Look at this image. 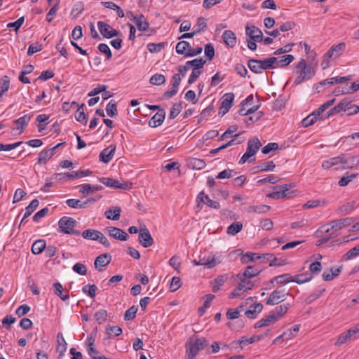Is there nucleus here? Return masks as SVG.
Segmentation results:
<instances>
[{
    "label": "nucleus",
    "instance_id": "39448f33",
    "mask_svg": "<svg viewBox=\"0 0 359 359\" xmlns=\"http://www.w3.org/2000/svg\"><path fill=\"white\" fill-rule=\"evenodd\" d=\"M294 186L292 184H285L283 185H278L273 187L274 191L267 194V197L273 199H280L283 198H291L293 191L290 189Z\"/></svg>",
    "mask_w": 359,
    "mask_h": 359
},
{
    "label": "nucleus",
    "instance_id": "0eeeda50",
    "mask_svg": "<svg viewBox=\"0 0 359 359\" xmlns=\"http://www.w3.org/2000/svg\"><path fill=\"white\" fill-rule=\"evenodd\" d=\"M339 158L341 168L343 170L352 169L359 164V158L350 154H341L339 156Z\"/></svg>",
    "mask_w": 359,
    "mask_h": 359
},
{
    "label": "nucleus",
    "instance_id": "6ab92c4d",
    "mask_svg": "<svg viewBox=\"0 0 359 359\" xmlns=\"http://www.w3.org/2000/svg\"><path fill=\"white\" fill-rule=\"evenodd\" d=\"M130 20L136 25L137 29L140 31H147L149 27V23L143 14L133 16Z\"/></svg>",
    "mask_w": 359,
    "mask_h": 359
},
{
    "label": "nucleus",
    "instance_id": "423d86ee",
    "mask_svg": "<svg viewBox=\"0 0 359 359\" xmlns=\"http://www.w3.org/2000/svg\"><path fill=\"white\" fill-rule=\"evenodd\" d=\"M262 144L257 137L249 139L248 141V147L246 152L239 160V164H244L250 157L256 154Z\"/></svg>",
    "mask_w": 359,
    "mask_h": 359
},
{
    "label": "nucleus",
    "instance_id": "bf43d9fd",
    "mask_svg": "<svg viewBox=\"0 0 359 359\" xmlns=\"http://www.w3.org/2000/svg\"><path fill=\"white\" fill-rule=\"evenodd\" d=\"M339 165V156L336 157H332L329 158L328 160L324 161L322 163V167L324 169H330L332 166Z\"/></svg>",
    "mask_w": 359,
    "mask_h": 359
},
{
    "label": "nucleus",
    "instance_id": "e2e57ef3",
    "mask_svg": "<svg viewBox=\"0 0 359 359\" xmlns=\"http://www.w3.org/2000/svg\"><path fill=\"white\" fill-rule=\"evenodd\" d=\"M60 0H57V1L54 4L53 7L50 9L48 13L46 15V20L48 22H51L53 20L54 15H56L57 11L59 9Z\"/></svg>",
    "mask_w": 359,
    "mask_h": 359
},
{
    "label": "nucleus",
    "instance_id": "37998d69",
    "mask_svg": "<svg viewBox=\"0 0 359 359\" xmlns=\"http://www.w3.org/2000/svg\"><path fill=\"white\" fill-rule=\"evenodd\" d=\"M222 260L214 255H209L207 258L205 257V266L208 269H212L216 265L221 263Z\"/></svg>",
    "mask_w": 359,
    "mask_h": 359
},
{
    "label": "nucleus",
    "instance_id": "f8f14e48",
    "mask_svg": "<svg viewBox=\"0 0 359 359\" xmlns=\"http://www.w3.org/2000/svg\"><path fill=\"white\" fill-rule=\"evenodd\" d=\"M354 222V219L351 217L343 218L330 221L327 226H330V230L333 232L339 231L344 227L351 225Z\"/></svg>",
    "mask_w": 359,
    "mask_h": 359
},
{
    "label": "nucleus",
    "instance_id": "9d476101",
    "mask_svg": "<svg viewBox=\"0 0 359 359\" xmlns=\"http://www.w3.org/2000/svg\"><path fill=\"white\" fill-rule=\"evenodd\" d=\"M234 97L235 96L233 93H227L223 95L219 114L223 116L229 111L232 107Z\"/></svg>",
    "mask_w": 359,
    "mask_h": 359
},
{
    "label": "nucleus",
    "instance_id": "7c9ffc66",
    "mask_svg": "<svg viewBox=\"0 0 359 359\" xmlns=\"http://www.w3.org/2000/svg\"><path fill=\"white\" fill-rule=\"evenodd\" d=\"M188 164L190 168L194 170H201L206 165L205 162L203 159L197 158H190Z\"/></svg>",
    "mask_w": 359,
    "mask_h": 359
},
{
    "label": "nucleus",
    "instance_id": "dca6fc26",
    "mask_svg": "<svg viewBox=\"0 0 359 359\" xmlns=\"http://www.w3.org/2000/svg\"><path fill=\"white\" fill-rule=\"evenodd\" d=\"M339 107L341 111H348L351 109H354V111H351L347 113V116H352L359 112V106L352 104V102L348 98L343 99L339 103Z\"/></svg>",
    "mask_w": 359,
    "mask_h": 359
},
{
    "label": "nucleus",
    "instance_id": "4be33fe9",
    "mask_svg": "<svg viewBox=\"0 0 359 359\" xmlns=\"http://www.w3.org/2000/svg\"><path fill=\"white\" fill-rule=\"evenodd\" d=\"M277 321L274 314L271 312L267 316L262 318L255 324V328H262L274 324Z\"/></svg>",
    "mask_w": 359,
    "mask_h": 359
},
{
    "label": "nucleus",
    "instance_id": "338daca9",
    "mask_svg": "<svg viewBox=\"0 0 359 359\" xmlns=\"http://www.w3.org/2000/svg\"><path fill=\"white\" fill-rule=\"evenodd\" d=\"M97 289L95 285H86L82 287V291L85 294H88L91 298H94L96 295Z\"/></svg>",
    "mask_w": 359,
    "mask_h": 359
},
{
    "label": "nucleus",
    "instance_id": "6e6552de",
    "mask_svg": "<svg viewBox=\"0 0 359 359\" xmlns=\"http://www.w3.org/2000/svg\"><path fill=\"white\" fill-rule=\"evenodd\" d=\"M99 181L108 187L114 189H120L122 190H128L132 187V183L129 182H123L121 183L118 180L109 177H101Z\"/></svg>",
    "mask_w": 359,
    "mask_h": 359
},
{
    "label": "nucleus",
    "instance_id": "5fc2aeb1",
    "mask_svg": "<svg viewBox=\"0 0 359 359\" xmlns=\"http://www.w3.org/2000/svg\"><path fill=\"white\" fill-rule=\"evenodd\" d=\"M358 174L356 173H351L348 174L346 173L345 175H344L339 181L338 182V184L340 187H345L350 182H351L353 179H355L357 177Z\"/></svg>",
    "mask_w": 359,
    "mask_h": 359
},
{
    "label": "nucleus",
    "instance_id": "c9c22d12",
    "mask_svg": "<svg viewBox=\"0 0 359 359\" xmlns=\"http://www.w3.org/2000/svg\"><path fill=\"white\" fill-rule=\"evenodd\" d=\"M46 241L42 239L36 241L32 245V252L34 255H39L46 248Z\"/></svg>",
    "mask_w": 359,
    "mask_h": 359
},
{
    "label": "nucleus",
    "instance_id": "3c124183",
    "mask_svg": "<svg viewBox=\"0 0 359 359\" xmlns=\"http://www.w3.org/2000/svg\"><path fill=\"white\" fill-rule=\"evenodd\" d=\"M352 336L353 335L349 330L341 333L339 336L337 341L335 342V346H339L345 344L346 341H348V340H350L351 339Z\"/></svg>",
    "mask_w": 359,
    "mask_h": 359
},
{
    "label": "nucleus",
    "instance_id": "4c0bfd02",
    "mask_svg": "<svg viewBox=\"0 0 359 359\" xmlns=\"http://www.w3.org/2000/svg\"><path fill=\"white\" fill-rule=\"evenodd\" d=\"M289 306V304L280 305L276 307L275 309L271 311V313L272 314H274L275 317L276 318V320H278L287 313Z\"/></svg>",
    "mask_w": 359,
    "mask_h": 359
},
{
    "label": "nucleus",
    "instance_id": "f03ea898",
    "mask_svg": "<svg viewBox=\"0 0 359 359\" xmlns=\"http://www.w3.org/2000/svg\"><path fill=\"white\" fill-rule=\"evenodd\" d=\"M190 69L189 66H187V62L185 63L184 65H180L177 67V70L179 72L178 74H175L172 76L171 84L172 88L170 90L165 91L163 95V99H170L174 95H175L178 91V88L181 82V76H184L187 71Z\"/></svg>",
    "mask_w": 359,
    "mask_h": 359
},
{
    "label": "nucleus",
    "instance_id": "f257e3e1",
    "mask_svg": "<svg viewBox=\"0 0 359 359\" xmlns=\"http://www.w3.org/2000/svg\"><path fill=\"white\" fill-rule=\"evenodd\" d=\"M317 62L313 66L307 64L304 59H300L295 66L296 77L294 84L298 86L305 81L311 79L316 72Z\"/></svg>",
    "mask_w": 359,
    "mask_h": 359
},
{
    "label": "nucleus",
    "instance_id": "5701e85b",
    "mask_svg": "<svg viewBox=\"0 0 359 359\" xmlns=\"http://www.w3.org/2000/svg\"><path fill=\"white\" fill-rule=\"evenodd\" d=\"M237 277L240 279L241 282L238 285V289H241L243 291L251 290L254 286L255 283L250 280V278L243 276L241 273H238Z\"/></svg>",
    "mask_w": 359,
    "mask_h": 359
},
{
    "label": "nucleus",
    "instance_id": "ddd939ff",
    "mask_svg": "<svg viewBox=\"0 0 359 359\" xmlns=\"http://www.w3.org/2000/svg\"><path fill=\"white\" fill-rule=\"evenodd\" d=\"M138 240L140 243L144 248H149L154 243L153 238L151 237L149 231L146 227L140 229Z\"/></svg>",
    "mask_w": 359,
    "mask_h": 359
},
{
    "label": "nucleus",
    "instance_id": "09e8293b",
    "mask_svg": "<svg viewBox=\"0 0 359 359\" xmlns=\"http://www.w3.org/2000/svg\"><path fill=\"white\" fill-rule=\"evenodd\" d=\"M107 114L110 117H114L117 116V106L116 102L114 100H111L107 105L106 107Z\"/></svg>",
    "mask_w": 359,
    "mask_h": 359
},
{
    "label": "nucleus",
    "instance_id": "a211bd4d",
    "mask_svg": "<svg viewBox=\"0 0 359 359\" xmlns=\"http://www.w3.org/2000/svg\"><path fill=\"white\" fill-rule=\"evenodd\" d=\"M196 201L198 203H203L208 207L214 209H219L220 208L219 203L216 201L210 199L208 195L205 194L204 191H201L198 194Z\"/></svg>",
    "mask_w": 359,
    "mask_h": 359
},
{
    "label": "nucleus",
    "instance_id": "c03bdc74",
    "mask_svg": "<svg viewBox=\"0 0 359 359\" xmlns=\"http://www.w3.org/2000/svg\"><path fill=\"white\" fill-rule=\"evenodd\" d=\"M312 276L307 273H301L294 276L292 278V282L297 283L298 284H302L306 283L312 279Z\"/></svg>",
    "mask_w": 359,
    "mask_h": 359
},
{
    "label": "nucleus",
    "instance_id": "de8ad7c7",
    "mask_svg": "<svg viewBox=\"0 0 359 359\" xmlns=\"http://www.w3.org/2000/svg\"><path fill=\"white\" fill-rule=\"evenodd\" d=\"M243 229V224L241 222H233L228 226L226 232L229 235L234 236L240 232Z\"/></svg>",
    "mask_w": 359,
    "mask_h": 359
},
{
    "label": "nucleus",
    "instance_id": "2f4dec72",
    "mask_svg": "<svg viewBox=\"0 0 359 359\" xmlns=\"http://www.w3.org/2000/svg\"><path fill=\"white\" fill-rule=\"evenodd\" d=\"M345 48V43H340L334 46H332L328 51H327V56L328 57H332L334 55V57H339L342 53Z\"/></svg>",
    "mask_w": 359,
    "mask_h": 359
},
{
    "label": "nucleus",
    "instance_id": "052dcab7",
    "mask_svg": "<svg viewBox=\"0 0 359 359\" xmlns=\"http://www.w3.org/2000/svg\"><path fill=\"white\" fill-rule=\"evenodd\" d=\"M273 280H276L278 284L285 285L292 282V276L290 273H284L274 277Z\"/></svg>",
    "mask_w": 359,
    "mask_h": 359
},
{
    "label": "nucleus",
    "instance_id": "c85d7f7f",
    "mask_svg": "<svg viewBox=\"0 0 359 359\" xmlns=\"http://www.w3.org/2000/svg\"><path fill=\"white\" fill-rule=\"evenodd\" d=\"M341 267L337 269H331L330 271H325L322 275V278L325 281H330L338 276L341 272Z\"/></svg>",
    "mask_w": 359,
    "mask_h": 359
},
{
    "label": "nucleus",
    "instance_id": "393cba45",
    "mask_svg": "<svg viewBox=\"0 0 359 359\" xmlns=\"http://www.w3.org/2000/svg\"><path fill=\"white\" fill-rule=\"evenodd\" d=\"M121 213V208L117 206H111L105 211L104 215L108 219L118 220Z\"/></svg>",
    "mask_w": 359,
    "mask_h": 359
},
{
    "label": "nucleus",
    "instance_id": "9b49d317",
    "mask_svg": "<svg viewBox=\"0 0 359 359\" xmlns=\"http://www.w3.org/2000/svg\"><path fill=\"white\" fill-rule=\"evenodd\" d=\"M97 27L100 34L105 38L111 39L119 34V32L113 29L109 25L102 21L97 22Z\"/></svg>",
    "mask_w": 359,
    "mask_h": 359
},
{
    "label": "nucleus",
    "instance_id": "a878e982",
    "mask_svg": "<svg viewBox=\"0 0 359 359\" xmlns=\"http://www.w3.org/2000/svg\"><path fill=\"white\" fill-rule=\"evenodd\" d=\"M54 293L59 297L62 300L65 301L69 298V291H64L63 287L60 283H55L53 284Z\"/></svg>",
    "mask_w": 359,
    "mask_h": 359
},
{
    "label": "nucleus",
    "instance_id": "8fccbe9b",
    "mask_svg": "<svg viewBox=\"0 0 359 359\" xmlns=\"http://www.w3.org/2000/svg\"><path fill=\"white\" fill-rule=\"evenodd\" d=\"M52 158V154L50 151L44 149L39 154L38 163L43 165L46 164L47 161Z\"/></svg>",
    "mask_w": 359,
    "mask_h": 359
},
{
    "label": "nucleus",
    "instance_id": "f704fd0d",
    "mask_svg": "<svg viewBox=\"0 0 359 359\" xmlns=\"http://www.w3.org/2000/svg\"><path fill=\"white\" fill-rule=\"evenodd\" d=\"M262 257H263L264 259L270 262V264H269L270 266H280L285 265L287 264L286 259L283 260L282 263H276L277 258L274 256L273 254H271V253L263 254L262 255Z\"/></svg>",
    "mask_w": 359,
    "mask_h": 359
},
{
    "label": "nucleus",
    "instance_id": "412c9836",
    "mask_svg": "<svg viewBox=\"0 0 359 359\" xmlns=\"http://www.w3.org/2000/svg\"><path fill=\"white\" fill-rule=\"evenodd\" d=\"M111 260V256L107 253L102 254L97 257L95 260V267L100 271H102L101 267L108 265Z\"/></svg>",
    "mask_w": 359,
    "mask_h": 359
},
{
    "label": "nucleus",
    "instance_id": "603ef678",
    "mask_svg": "<svg viewBox=\"0 0 359 359\" xmlns=\"http://www.w3.org/2000/svg\"><path fill=\"white\" fill-rule=\"evenodd\" d=\"M294 57L292 55H284L278 57V65L279 67H285L289 65Z\"/></svg>",
    "mask_w": 359,
    "mask_h": 359
},
{
    "label": "nucleus",
    "instance_id": "f3484780",
    "mask_svg": "<svg viewBox=\"0 0 359 359\" xmlns=\"http://www.w3.org/2000/svg\"><path fill=\"white\" fill-rule=\"evenodd\" d=\"M116 148V145L111 144L107 148L103 149L99 155L100 161L104 163H108L113 158Z\"/></svg>",
    "mask_w": 359,
    "mask_h": 359
},
{
    "label": "nucleus",
    "instance_id": "6e6d98bb",
    "mask_svg": "<svg viewBox=\"0 0 359 359\" xmlns=\"http://www.w3.org/2000/svg\"><path fill=\"white\" fill-rule=\"evenodd\" d=\"M30 119H31V115L26 114L18 119L14 120L13 123L15 124L20 125V127L17 128L18 130L20 128H21L22 130L25 126H27Z\"/></svg>",
    "mask_w": 359,
    "mask_h": 359
},
{
    "label": "nucleus",
    "instance_id": "864d4df0",
    "mask_svg": "<svg viewBox=\"0 0 359 359\" xmlns=\"http://www.w3.org/2000/svg\"><path fill=\"white\" fill-rule=\"evenodd\" d=\"M275 167L276 165L272 161H271L262 163L255 168L257 169V171H271L275 168Z\"/></svg>",
    "mask_w": 359,
    "mask_h": 359
},
{
    "label": "nucleus",
    "instance_id": "cd10ccee",
    "mask_svg": "<svg viewBox=\"0 0 359 359\" xmlns=\"http://www.w3.org/2000/svg\"><path fill=\"white\" fill-rule=\"evenodd\" d=\"M271 210V206L266 205H250L247 211L250 213L255 212L258 214H264Z\"/></svg>",
    "mask_w": 359,
    "mask_h": 359
},
{
    "label": "nucleus",
    "instance_id": "2eb2a0df",
    "mask_svg": "<svg viewBox=\"0 0 359 359\" xmlns=\"http://www.w3.org/2000/svg\"><path fill=\"white\" fill-rule=\"evenodd\" d=\"M246 34L254 41L262 42L263 34L262 31L255 25H247L245 27Z\"/></svg>",
    "mask_w": 359,
    "mask_h": 359
},
{
    "label": "nucleus",
    "instance_id": "bb28decb",
    "mask_svg": "<svg viewBox=\"0 0 359 359\" xmlns=\"http://www.w3.org/2000/svg\"><path fill=\"white\" fill-rule=\"evenodd\" d=\"M299 328L300 325H294L292 329H290L287 332H284L282 334L276 338L275 340L273 341V343H277L280 339L283 340H288L289 339L294 336V333L299 332Z\"/></svg>",
    "mask_w": 359,
    "mask_h": 359
},
{
    "label": "nucleus",
    "instance_id": "a19ab883",
    "mask_svg": "<svg viewBox=\"0 0 359 359\" xmlns=\"http://www.w3.org/2000/svg\"><path fill=\"white\" fill-rule=\"evenodd\" d=\"M318 231L324 233L325 237H329L330 240L337 237L340 234L339 231L333 232V230H330V226H327V224L321 226Z\"/></svg>",
    "mask_w": 359,
    "mask_h": 359
},
{
    "label": "nucleus",
    "instance_id": "b1692460",
    "mask_svg": "<svg viewBox=\"0 0 359 359\" xmlns=\"http://www.w3.org/2000/svg\"><path fill=\"white\" fill-rule=\"evenodd\" d=\"M222 39L225 44L230 47L233 48L236 46V36L235 34L231 30H226L222 34Z\"/></svg>",
    "mask_w": 359,
    "mask_h": 359
},
{
    "label": "nucleus",
    "instance_id": "69168bd1",
    "mask_svg": "<svg viewBox=\"0 0 359 359\" xmlns=\"http://www.w3.org/2000/svg\"><path fill=\"white\" fill-rule=\"evenodd\" d=\"M182 102L175 103L172 105L169 117L170 119L175 118L182 111Z\"/></svg>",
    "mask_w": 359,
    "mask_h": 359
},
{
    "label": "nucleus",
    "instance_id": "aec40b11",
    "mask_svg": "<svg viewBox=\"0 0 359 359\" xmlns=\"http://www.w3.org/2000/svg\"><path fill=\"white\" fill-rule=\"evenodd\" d=\"M165 117V112L163 109H160L156 113L149 121V126L151 128H156L161 126Z\"/></svg>",
    "mask_w": 359,
    "mask_h": 359
},
{
    "label": "nucleus",
    "instance_id": "1a4fd4ad",
    "mask_svg": "<svg viewBox=\"0 0 359 359\" xmlns=\"http://www.w3.org/2000/svg\"><path fill=\"white\" fill-rule=\"evenodd\" d=\"M289 294V292H286L284 289L276 290L273 291L269 298L267 299L266 304L268 305H276L283 302L285 297Z\"/></svg>",
    "mask_w": 359,
    "mask_h": 359
},
{
    "label": "nucleus",
    "instance_id": "c756f323",
    "mask_svg": "<svg viewBox=\"0 0 359 359\" xmlns=\"http://www.w3.org/2000/svg\"><path fill=\"white\" fill-rule=\"evenodd\" d=\"M103 189L101 185H91L90 184H84L81 186L79 193L83 195H88L90 191H96Z\"/></svg>",
    "mask_w": 359,
    "mask_h": 359
},
{
    "label": "nucleus",
    "instance_id": "0e129e2a",
    "mask_svg": "<svg viewBox=\"0 0 359 359\" xmlns=\"http://www.w3.org/2000/svg\"><path fill=\"white\" fill-rule=\"evenodd\" d=\"M359 255V244L348 250L344 255V260L352 259Z\"/></svg>",
    "mask_w": 359,
    "mask_h": 359
},
{
    "label": "nucleus",
    "instance_id": "e433bc0d",
    "mask_svg": "<svg viewBox=\"0 0 359 359\" xmlns=\"http://www.w3.org/2000/svg\"><path fill=\"white\" fill-rule=\"evenodd\" d=\"M262 271V269L256 267L255 266H248L246 267L245 270L243 273V276H245L247 278H254L257 276Z\"/></svg>",
    "mask_w": 359,
    "mask_h": 359
},
{
    "label": "nucleus",
    "instance_id": "a18cd8bd",
    "mask_svg": "<svg viewBox=\"0 0 359 359\" xmlns=\"http://www.w3.org/2000/svg\"><path fill=\"white\" fill-rule=\"evenodd\" d=\"M187 66H189L190 68L193 67V69L200 70V69L203 68V65L205 64V60L201 57L187 61Z\"/></svg>",
    "mask_w": 359,
    "mask_h": 359
},
{
    "label": "nucleus",
    "instance_id": "4468645a",
    "mask_svg": "<svg viewBox=\"0 0 359 359\" xmlns=\"http://www.w3.org/2000/svg\"><path fill=\"white\" fill-rule=\"evenodd\" d=\"M105 231L111 237L116 240L125 241L129 238V236L126 232L117 227L108 226L105 229Z\"/></svg>",
    "mask_w": 359,
    "mask_h": 359
},
{
    "label": "nucleus",
    "instance_id": "473e14b6",
    "mask_svg": "<svg viewBox=\"0 0 359 359\" xmlns=\"http://www.w3.org/2000/svg\"><path fill=\"white\" fill-rule=\"evenodd\" d=\"M39 204V202L37 199H33L31 201L29 205L27 207H26V208H25V212L24 216L21 220L20 224H22L26 218L29 217L33 213V212L38 207Z\"/></svg>",
    "mask_w": 359,
    "mask_h": 359
},
{
    "label": "nucleus",
    "instance_id": "13d9d810",
    "mask_svg": "<svg viewBox=\"0 0 359 359\" xmlns=\"http://www.w3.org/2000/svg\"><path fill=\"white\" fill-rule=\"evenodd\" d=\"M149 82L153 85L160 86L165 82V77L163 74H156L150 78Z\"/></svg>",
    "mask_w": 359,
    "mask_h": 359
},
{
    "label": "nucleus",
    "instance_id": "79ce46f5",
    "mask_svg": "<svg viewBox=\"0 0 359 359\" xmlns=\"http://www.w3.org/2000/svg\"><path fill=\"white\" fill-rule=\"evenodd\" d=\"M248 66L249 69L255 74L262 73V69L261 68L260 64L259 63V60L250 59L248 61Z\"/></svg>",
    "mask_w": 359,
    "mask_h": 359
},
{
    "label": "nucleus",
    "instance_id": "7ed1b4c3",
    "mask_svg": "<svg viewBox=\"0 0 359 359\" xmlns=\"http://www.w3.org/2000/svg\"><path fill=\"white\" fill-rule=\"evenodd\" d=\"M208 345L205 338H198L195 341H189L186 344L187 353L189 359H195L198 351L203 349Z\"/></svg>",
    "mask_w": 359,
    "mask_h": 359
},
{
    "label": "nucleus",
    "instance_id": "20e7f679",
    "mask_svg": "<svg viewBox=\"0 0 359 359\" xmlns=\"http://www.w3.org/2000/svg\"><path fill=\"white\" fill-rule=\"evenodd\" d=\"M77 222L72 217L64 216L58 222V226L61 233L71 235H80L81 232L74 229Z\"/></svg>",
    "mask_w": 359,
    "mask_h": 359
},
{
    "label": "nucleus",
    "instance_id": "49530a36",
    "mask_svg": "<svg viewBox=\"0 0 359 359\" xmlns=\"http://www.w3.org/2000/svg\"><path fill=\"white\" fill-rule=\"evenodd\" d=\"M190 48V44L189 42L186 41H181L178 42L176 45V52L178 54L184 55L186 57V53L188 49Z\"/></svg>",
    "mask_w": 359,
    "mask_h": 359
},
{
    "label": "nucleus",
    "instance_id": "774afa93",
    "mask_svg": "<svg viewBox=\"0 0 359 359\" xmlns=\"http://www.w3.org/2000/svg\"><path fill=\"white\" fill-rule=\"evenodd\" d=\"M318 117L312 112L311 114H309L308 116L304 118L302 121V126L304 128H307L311 125H313L314 123H316Z\"/></svg>",
    "mask_w": 359,
    "mask_h": 359
},
{
    "label": "nucleus",
    "instance_id": "ea45409f",
    "mask_svg": "<svg viewBox=\"0 0 359 359\" xmlns=\"http://www.w3.org/2000/svg\"><path fill=\"white\" fill-rule=\"evenodd\" d=\"M66 204L72 208L74 209H84L86 208V203L85 201L82 202L78 199H68L66 201Z\"/></svg>",
    "mask_w": 359,
    "mask_h": 359
},
{
    "label": "nucleus",
    "instance_id": "72a5a7b5",
    "mask_svg": "<svg viewBox=\"0 0 359 359\" xmlns=\"http://www.w3.org/2000/svg\"><path fill=\"white\" fill-rule=\"evenodd\" d=\"M100 233L98 230L86 229L82 232L81 236L86 239L97 241Z\"/></svg>",
    "mask_w": 359,
    "mask_h": 359
},
{
    "label": "nucleus",
    "instance_id": "4d7b16f0",
    "mask_svg": "<svg viewBox=\"0 0 359 359\" xmlns=\"http://www.w3.org/2000/svg\"><path fill=\"white\" fill-rule=\"evenodd\" d=\"M10 86V78L8 76H4L0 79V93L1 95H4V93L8 91Z\"/></svg>",
    "mask_w": 359,
    "mask_h": 359
},
{
    "label": "nucleus",
    "instance_id": "680f3d73",
    "mask_svg": "<svg viewBox=\"0 0 359 359\" xmlns=\"http://www.w3.org/2000/svg\"><path fill=\"white\" fill-rule=\"evenodd\" d=\"M165 45L166 43L164 42L158 43H149L147 44V49L152 53H158L165 46Z\"/></svg>",
    "mask_w": 359,
    "mask_h": 359
},
{
    "label": "nucleus",
    "instance_id": "58836bf2",
    "mask_svg": "<svg viewBox=\"0 0 359 359\" xmlns=\"http://www.w3.org/2000/svg\"><path fill=\"white\" fill-rule=\"evenodd\" d=\"M84 104H81V105L79 107L75 113V118L77 121L81 123L82 124L86 125L88 119L86 116V114L84 113Z\"/></svg>",
    "mask_w": 359,
    "mask_h": 359
}]
</instances>
